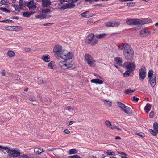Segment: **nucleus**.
Instances as JSON below:
<instances>
[{
	"label": "nucleus",
	"mask_w": 158,
	"mask_h": 158,
	"mask_svg": "<svg viewBox=\"0 0 158 158\" xmlns=\"http://www.w3.org/2000/svg\"><path fill=\"white\" fill-rule=\"evenodd\" d=\"M9 147L7 146H3L0 145V151H3L4 150H6L7 149H9Z\"/></svg>",
	"instance_id": "43"
},
{
	"label": "nucleus",
	"mask_w": 158,
	"mask_h": 158,
	"mask_svg": "<svg viewBox=\"0 0 158 158\" xmlns=\"http://www.w3.org/2000/svg\"><path fill=\"white\" fill-rule=\"evenodd\" d=\"M20 158H28V156L27 154L20 155Z\"/></svg>",
	"instance_id": "48"
},
{
	"label": "nucleus",
	"mask_w": 158,
	"mask_h": 158,
	"mask_svg": "<svg viewBox=\"0 0 158 158\" xmlns=\"http://www.w3.org/2000/svg\"><path fill=\"white\" fill-rule=\"evenodd\" d=\"M40 12L43 18L49 17V15L51 13V11L48 9L44 10Z\"/></svg>",
	"instance_id": "14"
},
{
	"label": "nucleus",
	"mask_w": 158,
	"mask_h": 158,
	"mask_svg": "<svg viewBox=\"0 0 158 158\" xmlns=\"http://www.w3.org/2000/svg\"><path fill=\"white\" fill-rule=\"evenodd\" d=\"M137 135L139 136L142 137H144L145 136L144 134L142 132L137 133Z\"/></svg>",
	"instance_id": "54"
},
{
	"label": "nucleus",
	"mask_w": 158,
	"mask_h": 158,
	"mask_svg": "<svg viewBox=\"0 0 158 158\" xmlns=\"http://www.w3.org/2000/svg\"><path fill=\"white\" fill-rule=\"evenodd\" d=\"M98 41L97 39H94L92 42L91 43V44L92 45H94L96 44H97Z\"/></svg>",
	"instance_id": "52"
},
{
	"label": "nucleus",
	"mask_w": 158,
	"mask_h": 158,
	"mask_svg": "<svg viewBox=\"0 0 158 158\" xmlns=\"http://www.w3.org/2000/svg\"><path fill=\"white\" fill-rule=\"evenodd\" d=\"M132 98L133 100L134 101L137 102L139 100V98H138L136 97L135 96H133Z\"/></svg>",
	"instance_id": "57"
},
{
	"label": "nucleus",
	"mask_w": 158,
	"mask_h": 158,
	"mask_svg": "<svg viewBox=\"0 0 158 158\" xmlns=\"http://www.w3.org/2000/svg\"><path fill=\"white\" fill-rule=\"evenodd\" d=\"M73 123V121H69V123H67V125L68 126H69L70 125H72Z\"/></svg>",
	"instance_id": "60"
},
{
	"label": "nucleus",
	"mask_w": 158,
	"mask_h": 158,
	"mask_svg": "<svg viewBox=\"0 0 158 158\" xmlns=\"http://www.w3.org/2000/svg\"><path fill=\"white\" fill-rule=\"evenodd\" d=\"M132 71L127 69V70L123 73V77H127L130 76V73Z\"/></svg>",
	"instance_id": "31"
},
{
	"label": "nucleus",
	"mask_w": 158,
	"mask_h": 158,
	"mask_svg": "<svg viewBox=\"0 0 158 158\" xmlns=\"http://www.w3.org/2000/svg\"><path fill=\"white\" fill-rule=\"evenodd\" d=\"M151 109V105L149 104H147L145 107L144 110L146 112L148 113L150 110Z\"/></svg>",
	"instance_id": "29"
},
{
	"label": "nucleus",
	"mask_w": 158,
	"mask_h": 158,
	"mask_svg": "<svg viewBox=\"0 0 158 158\" xmlns=\"http://www.w3.org/2000/svg\"><path fill=\"white\" fill-rule=\"evenodd\" d=\"M64 132L66 134H68L70 132V131L68 129L64 130Z\"/></svg>",
	"instance_id": "61"
},
{
	"label": "nucleus",
	"mask_w": 158,
	"mask_h": 158,
	"mask_svg": "<svg viewBox=\"0 0 158 158\" xmlns=\"http://www.w3.org/2000/svg\"><path fill=\"white\" fill-rule=\"evenodd\" d=\"M104 153L106 154L108 156H115V153L114 152L111 151L110 150H108L107 151L105 152Z\"/></svg>",
	"instance_id": "24"
},
{
	"label": "nucleus",
	"mask_w": 158,
	"mask_h": 158,
	"mask_svg": "<svg viewBox=\"0 0 158 158\" xmlns=\"http://www.w3.org/2000/svg\"><path fill=\"white\" fill-rule=\"evenodd\" d=\"M134 91L135 90H132L131 89H127L124 91V93L125 94H132Z\"/></svg>",
	"instance_id": "34"
},
{
	"label": "nucleus",
	"mask_w": 158,
	"mask_h": 158,
	"mask_svg": "<svg viewBox=\"0 0 158 158\" xmlns=\"http://www.w3.org/2000/svg\"><path fill=\"white\" fill-rule=\"evenodd\" d=\"M123 55L128 60L132 59L134 54V51L131 47L124 51Z\"/></svg>",
	"instance_id": "6"
},
{
	"label": "nucleus",
	"mask_w": 158,
	"mask_h": 158,
	"mask_svg": "<svg viewBox=\"0 0 158 158\" xmlns=\"http://www.w3.org/2000/svg\"><path fill=\"white\" fill-rule=\"evenodd\" d=\"M73 2L64 5L60 8V10H64L68 8H72L75 6L74 2H77V1H73Z\"/></svg>",
	"instance_id": "11"
},
{
	"label": "nucleus",
	"mask_w": 158,
	"mask_h": 158,
	"mask_svg": "<svg viewBox=\"0 0 158 158\" xmlns=\"http://www.w3.org/2000/svg\"><path fill=\"white\" fill-rule=\"evenodd\" d=\"M29 100L30 101H34L36 102L35 100L32 97H30L29 98Z\"/></svg>",
	"instance_id": "63"
},
{
	"label": "nucleus",
	"mask_w": 158,
	"mask_h": 158,
	"mask_svg": "<svg viewBox=\"0 0 158 158\" xmlns=\"http://www.w3.org/2000/svg\"><path fill=\"white\" fill-rule=\"evenodd\" d=\"M8 2V1H1V4L4 5H7Z\"/></svg>",
	"instance_id": "50"
},
{
	"label": "nucleus",
	"mask_w": 158,
	"mask_h": 158,
	"mask_svg": "<svg viewBox=\"0 0 158 158\" xmlns=\"http://www.w3.org/2000/svg\"><path fill=\"white\" fill-rule=\"evenodd\" d=\"M85 60L90 67H94L96 65V60L89 54H85Z\"/></svg>",
	"instance_id": "5"
},
{
	"label": "nucleus",
	"mask_w": 158,
	"mask_h": 158,
	"mask_svg": "<svg viewBox=\"0 0 158 158\" xmlns=\"http://www.w3.org/2000/svg\"><path fill=\"white\" fill-rule=\"evenodd\" d=\"M122 111L128 114H131L132 113V110L129 107L125 106Z\"/></svg>",
	"instance_id": "18"
},
{
	"label": "nucleus",
	"mask_w": 158,
	"mask_h": 158,
	"mask_svg": "<svg viewBox=\"0 0 158 158\" xmlns=\"http://www.w3.org/2000/svg\"><path fill=\"white\" fill-rule=\"evenodd\" d=\"M105 25L106 27H113L112 22L109 21L105 23Z\"/></svg>",
	"instance_id": "40"
},
{
	"label": "nucleus",
	"mask_w": 158,
	"mask_h": 158,
	"mask_svg": "<svg viewBox=\"0 0 158 158\" xmlns=\"http://www.w3.org/2000/svg\"><path fill=\"white\" fill-rule=\"evenodd\" d=\"M94 75L95 76L96 78H100L102 79V77L99 75L96 74H94Z\"/></svg>",
	"instance_id": "59"
},
{
	"label": "nucleus",
	"mask_w": 158,
	"mask_h": 158,
	"mask_svg": "<svg viewBox=\"0 0 158 158\" xmlns=\"http://www.w3.org/2000/svg\"><path fill=\"white\" fill-rule=\"evenodd\" d=\"M62 48V47L59 45H55L54 48L53 52L54 55L57 59H60L61 54L64 50Z\"/></svg>",
	"instance_id": "4"
},
{
	"label": "nucleus",
	"mask_w": 158,
	"mask_h": 158,
	"mask_svg": "<svg viewBox=\"0 0 158 158\" xmlns=\"http://www.w3.org/2000/svg\"><path fill=\"white\" fill-rule=\"evenodd\" d=\"M103 102L105 105L110 107L112 105V102L107 100H103Z\"/></svg>",
	"instance_id": "27"
},
{
	"label": "nucleus",
	"mask_w": 158,
	"mask_h": 158,
	"mask_svg": "<svg viewBox=\"0 0 158 158\" xmlns=\"http://www.w3.org/2000/svg\"><path fill=\"white\" fill-rule=\"evenodd\" d=\"M42 5L44 7H47L49 6L51 4L50 1H42Z\"/></svg>",
	"instance_id": "20"
},
{
	"label": "nucleus",
	"mask_w": 158,
	"mask_h": 158,
	"mask_svg": "<svg viewBox=\"0 0 158 158\" xmlns=\"http://www.w3.org/2000/svg\"><path fill=\"white\" fill-rule=\"evenodd\" d=\"M35 17L38 18H43L40 12L39 13V15H36Z\"/></svg>",
	"instance_id": "51"
},
{
	"label": "nucleus",
	"mask_w": 158,
	"mask_h": 158,
	"mask_svg": "<svg viewBox=\"0 0 158 158\" xmlns=\"http://www.w3.org/2000/svg\"><path fill=\"white\" fill-rule=\"evenodd\" d=\"M52 24V23H45L43 24V25L44 26H46L47 25H51Z\"/></svg>",
	"instance_id": "62"
},
{
	"label": "nucleus",
	"mask_w": 158,
	"mask_h": 158,
	"mask_svg": "<svg viewBox=\"0 0 158 158\" xmlns=\"http://www.w3.org/2000/svg\"><path fill=\"white\" fill-rule=\"evenodd\" d=\"M66 110L69 111L71 115L74 114L75 113V110L72 107L70 106L67 107L66 108Z\"/></svg>",
	"instance_id": "28"
},
{
	"label": "nucleus",
	"mask_w": 158,
	"mask_h": 158,
	"mask_svg": "<svg viewBox=\"0 0 158 158\" xmlns=\"http://www.w3.org/2000/svg\"><path fill=\"white\" fill-rule=\"evenodd\" d=\"M19 6L20 7H22V8L23 9V8L24 7L23 1H19Z\"/></svg>",
	"instance_id": "46"
},
{
	"label": "nucleus",
	"mask_w": 158,
	"mask_h": 158,
	"mask_svg": "<svg viewBox=\"0 0 158 158\" xmlns=\"http://www.w3.org/2000/svg\"><path fill=\"white\" fill-rule=\"evenodd\" d=\"M23 28L19 26H16L14 28V30L15 31H19L22 30Z\"/></svg>",
	"instance_id": "39"
},
{
	"label": "nucleus",
	"mask_w": 158,
	"mask_h": 158,
	"mask_svg": "<svg viewBox=\"0 0 158 158\" xmlns=\"http://www.w3.org/2000/svg\"><path fill=\"white\" fill-rule=\"evenodd\" d=\"M89 11H87L79 15V16H81L82 17L89 18V15L87 14L89 13Z\"/></svg>",
	"instance_id": "33"
},
{
	"label": "nucleus",
	"mask_w": 158,
	"mask_h": 158,
	"mask_svg": "<svg viewBox=\"0 0 158 158\" xmlns=\"http://www.w3.org/2000/svg\"><path fill=\"white\" fill-rule=\"evenodd\" d=\"M24 50L25 51L27 52H31V51H32V50L31 49L29 48H24Z\"/></svg>",
	"instance_id": "53"
},
{
	"label": "nucleus",
	"mask_w": 158,
	"mask_h": 158,
	"mask_svg": "<svg viewBox=\"0 0 158 158\" xmlns=\"http://www.w3.org/2000/svg\"><path fill=\"white\" fill-rule=\"evenodd\" d=\"M139 21L140 23H139V24L143 25V24L150 23L152 22V20L149 18H146L143 20L139 19Z\"/></svg>",
	"instance_id": "16"
},
{
	"label": "nucleus",
	"mask_w": 158,
	"mask_h": 158,
	"mask_svg": "<svg viewBox=\"0 0 158 158\" xmlns=\"http://www.w3.org/2000/svg\"><path fill=\"white\" fill-rule=\"evenodd\" d=\"M136 5L135 2H129L127 4V6L129 7H131L134 6Z\"/></svg>",
	"instance_id": "41"
},
{
	"label": "nucleus",
	"mask_w": 158,
	"mask_h": 158,
	"mask_svg": "<svg viewBox=\"0 0 158 158\" xmlns=\"http://www.w3.org/2000/svg\"><path fill=\"white\" fill-rule=\"evenodd\" d=\"M48 66L49 68L53 69H56V68L55 63L53 61H51L48 64Z\"/></svg>",
	"instance_id": "23"
},
{
	"label": "nucleus",
	"mask_w": 158,
	"mask_h": 158,
	"mask_svg": "<svg viewBox=\"0 0 158 158\" xmlns=\"http://www.w3.org/2000/svg\"><path fill=\"white\" fill-rule=\"evenodd\" d=\"M94 37V35L93 34H90L86 39V42L87 43H89L93 40Z\"/></svg>",
	"instance_id": "22"
},
{
	"label": "nucleus",
	"mask_w": 158,
	"mask_h": 158,
	"mask_svg": "<svg viewBox=\"0 0 158 158\" xmlns=\"http://www.w3.org/2000/svg\"><path fill=\"white\" fill-rule=\"evenodd\" d=\"M131 47L129 44L125 43H123L118 45V48L119 50H123V52L124 51L127 50Z\"/></svg>",
	"instance_id": "12"
},
{
	"label": "nucleus",
	"mask_w": 158,
	"mask_h": 158,
	"mask_svg": "<svg viewBox=\"0 0 158 158\" xmlns=\"http://www.w3.org/2000/svg\"><path fill=\"white\" fill-rule=\"evenodd\" d=\"M149 131L150 133L153 136H156V132H155L153 130L150 129L149 130Z\"/></svg>",
	"instance_id": "44"
},
{
	"label": "nucleus",
	"mask_w": 158,
	"mask_h": 158,
	"mask_svg": "<svg viewBox=\"0 0 158 158\" xmlns=\"http://www.w3.org/2000/svg\"><path fill=\"white\" fill-rule=\"evenodd\" d=\"M12 18L14 19H18L19 17L17 16H14L12 17Z\"/></svg>",
	"instance_id": "64"
},
{
	"label": "nucleus",
	"mask_w": 158,
	"mask_h": 158,
	"mask_svg": "<svg viewBox=\"0 0 158 158\" xmlns=\"http://www.w3.org/2000/svg\"><path fill=\"white\" fill-rule=\"evenodd\" d=\"M91 82L92 83H95L96 84H102L103 82L102 80H100L99 78L92 79L91 80Z\"/></svg>",
	"instance_id": "19"
},
{
	"label": "nucleus",
	"mask_w": 158,
	"mask_h": 158,
	"mask_svg": "<svg viewBox=\"0 0 158 158\" xmlns=\"http://www.w3.org/2000/svg\"><path fill=\"white\" fill-rule=\"evenodd\" d=\"M117 152L118 153L121 154L122 155H124L126 156H127V155L124 152H123L121 151H117Z\"/></svg>",
	"instance_id": "49"
},
{
	"label": "nucleus",
	"mask_w": 158,
	"mask_h": 158,
	"mask_svg": "<svg viewBox=\"0 0 158 158\" xmlns=\"http://www.w3.org/2000/svg\"><path fill=\"white\" fill-rule=\"evenodd\" d=\"M27 6L31 10H34L37 8L36 4L34 1H30L27 4Z\"/></svg>",
	"instance_id": "13"
},
{
	"label": "nucleus",
	"mask_w": 158,
	"mask_h": 158,
	"mask_svg": "<svg viewBox=\"0 0 158 158\" xmlns=\"http://www.w3.org/2000/svg\"><path fill=\"white\" fill-rule=\"evenodd\" d=\"M23 16L24 17H29L31 16L30 12H24L23 14Z\"/></svg>",
	"instance_id": "42"
},
{
	"label": "nucleus",
	"mask_w": 158,
	"mask_h": 158,
	"mask_svg": "<svg viewBox=\"0 0 158 158\" xmlns=\"http://www.w3.org/2000/svg\"><path fill=\"white\" fill-rule=\"evenodd\" d=\"M77 150L75 149H72L70 150L68 152L69 155L74 154H77Z\"/></svg>",
	"instance_id": "26"
},
{
	"label": "nucleus",
	"mask_w": 158,
	"mask_h": 158,
	"mask_svg": "<svg viewBox=\"0 0 158 158\" xmlns=\"http://www.w3.org/2000/svg\"><path fill=\"white\" fill-rule=\"evenodd\" d=\"M7 55L9 57H12L15 56V53L13 51L10 50L8 51Z\"/></svg>",
	"instance_id": "32"
},
{
	"label": "nucleus",
	"mask_w": 158,
	"mask_h": 158,
	"mask_svg": "<svg viewBox=\"0 0 158 158\" xmlns=\"http://www.w3.org/2000/svg\"><path fill=\"white\" fill-rule=\"evenodd\" d=\"M126 23L129 25H139V19H128L126 20Z\"/></svg>",
	"instance_id": "9"
},
{
	"label": "nucleus",
	"mask_w": 158,
	"mask_h": 158,
	"mask_svg": "<svg viewBox=\"0 0 158 158\" xmlns=\"http://www.w3.org/2000/svg\"><path fill=\"white\" fill-rule=\"evenodd\" d=\"M74 57V53L72 52H69L64 50L60 57L64 60H61L58 64V66L62 69H66L71 68L73 66L72 61H68L72 59Z\"/></svg>",
	"instance_id": "1"
},
{
	"label": "nucleus",
	"mask_w": 158,
	"mask_h": 158,
	"mask_svg": "<svg viewBox=\"0 0 158 158\" xmlns=\"http://www.w3.org/2000/svg\"><path fill=\"white\" fill-rule=\"evenodd\" d=\"M154 114L153 112H151L149 114V116L150 118H152L154 117Z\"/></svg>",
	"instance_id": "55"
},
{
	"label": "nucleus",
	"mask_w": 158,
	"mask_h": 158,
	"mask_svg": "<svg viewBox=\"0 0 158 158\" xmlns=\"http://www.w3.org/2000/svg\"><path fill=\"white\" fill-rule=\"evenodd\" d=\"M114 60L116 64H121L122 62V59L119 57H116L114 58Z\"/></svg>",
	"instance_id": "25"
},
{
	"label": "nucleus",
	"mask_w": 158,
	"mask_h": 158,
	"mask_svg": "<svg viewBox=\"0 0 158 158\" xmlns=\"http://www.w3.org/2000/svg\"><path fill=\"white\" fill-rule=\"evenodd\" d=\"M150 33V31L147 29L142 30L140 32V36L142 37H145L148 36Z\"/></svg>",
	"instance_id": "15"
},
{
	"label": "nucleus",
	"mask_w": 158,
	"mask_h": 158,
	"mask_svg": "<svg viewBox=\"0 0 158 158\" xmlns=\"http://www.w3.org/2000/svg\"><path fill=\"white\" fill-rule=\"evenodd\" d=\"M69 158H81L79 156L75 155L73 156H69Z\"/></svg>",
	"instance_id": "47"
},
{
	"label": "nucleus",
	"mask_w": 158,
	"mask_h": 158,
	"mask_svg": "<svg viewBox=\"0 0 158 158\" xmlns=\"http://www.w3.org/2000/svg\"><path fill=\"white\" fill-rule=\"evenodd\" d=\"M41 59L44 61L48 62L50 60V56L47 54L43 55L42 56Z\"/></svg>",
	"instance_id": "17"
},
{
	"label": "nucleus",
	"mask_w": 158,
	"mask_h": 158,
	"mask_svg": "<svg viewBox=\"0 0 158 158\" xmlns=\"http://www.w3.org/2000/svg\"><path fill=\"white\" fill-rule=\"evenodd\" d=\"M13 6L15 9L16 11L20 12L21 10L22 9V7H20V6H18L16 5H12Z\"/></svg>",
	"instance_id": "36"
},
{
	"label": "nucleus",
	"mask_w": 158,
	"mask_h": 158,
	"mask_svg": "<svg viewBox=\"0 0 158 158\" xmlns=\"http://www.w3.org/2000/svg\"><path fill=\"white\" fill-rule=\"evenodd\" d=\"M44 152L43 149L41 148H36L34 149V153L36 154H39Z\"/></svg>",
	"instance_id": "21"
},
{
	"label": "nucleus",
	"mask_w": 158,
	"mask_h": 158,
	"mask_svg": "<svg viewBox=\"0 0 158 158\" xmlns=\"http://www.w3.org/2000/svg\"><path fill=\"white\" fill-rule=\"evenodd\" d=\"M7 152L8 156L11 158L18 157L20 154V150L17 148H9Z\"/></svg>",
	"instance_id": "3"
},
{
	"label": "nucleus",
	"mask_w": 158,
	"mask_h": 158,
	"mask_svg": "<svg viewBox=\"0 0 158 158\" xmlns=\"http://www.w3.org/2000/svg\"><path fill=\"white\" fill-rule=\"evenodd\" d=\"M153 71L150 70L148 73V81H149L151 86L154 87L156 83V78L155 75L153 74Z\"/></svg>",
	"instance_id": "2"
},
{
	"label": "nucleus",
	"mask_w": 158,
	"mask_h": 158,
	"mask_svg": "<svg viewBox=\"0 0 158 158\" xmlns=\"http://www.w3.org/2000/svg\"><path fill=\"white\" fill-rule=\"evenodd\" d=\"M105 123L106 126L111 130H114L115 129H116L118 131H121L122 130L121 129L118 128L115 125H112L111 122L108 120H106V121Z\"/></svg>",
	"instance_id": "10"
},
{
	"label": "nucleus",
	"mask_w": 158,
	"mask_h": 158,
	"mask_svg": "<svg viewBox=\"0 0 158 158\" xmlns=\"http://www.w3.org/2000/svg\"><path fill=\"white\" fill-rule=\"evenodd\" d=\"M1 74L3 76H5L6 75V72L5 70L4 69H2V70Z\"/></svg>",
	"instance_id": "56"
},
{
	"label": "nucleus",
	"mask_w": 158,
	"mask_h": 158,
	"mask_svg": "<svg viewBox=\"0 0 158 158\" xmlns=\"http://www.w3.org/2000/svg\"><path fill=\"white\" fill-rule=\"evenodd\" d=\"M2 22H8V23H10L11 22H12L13 21L11 20H4L2 21Z\"/></svg>",
	"instance_id": "58"
},
{
	"label": "nucleus",
	"mask_w": 158,
	"mask_h": 158,
	"mask_svg": "<svg viewBox=\"0 0 158 158\" xmlns=\"http://www.w3.org/2000/svg\"><path fill=\"white\" fill-rule=\"evenodd\" d=\"M153 128L156 132L158 133V124L156 122H155L153 124Z\"/></svg>",
	"instance_id": "37"
},
{
	"label": "nucleus",
	"mask_w": 158,
	"mask_h": 158,
	"mask_svg": "<svg viewBox=\"0 0 158 158\" xmlns=\"http://www.w3.org/2000/svg\"><path fill=\"white\" fill-rule=\"evenodd\" d=\"M0 10L5 12L10 13V12L9 10L4 8L1 7L0 8Z\"/></svg>",
	"instance_id": "45"
},
{
	"label": "nucleus",
	"mask_w": 158,
	"mask_h": 158,
	"mask_svg": "<svg viewBox=\"0 0 158 158\" xmlns=\"http://www.w3.org/2000/svg\"><path fill=\"white\" fill-rule=\"evenodd\" d=\"M139 80L143 81L146 77V71L145 66H143L139 70Z\"/></svg>",
	"instance_id": "8"
},
{
	"label": "nucleus",
	"mask_w": 158,
	"mask_h": 158,
	"mask_svg": "<svg viewBox=\"0 0 158 158\" xmlns=\"http://www.w3.org/2000/svg\"><path fill=\"white\" fill-rule=\"evenodd\" d=\"M106 34L105 33L98 34L96 35V36L98 39H102L105 37Z\"/></svg>",
	"instance_id": "35"
},
{
	"label": "nucleus",
	"mask_w": 158,
	"mask_h": 158,
	"mask_svg": "<svg viewBox=\"0 0 158 158\" xmlns=\"http://www.w3.org/2000/svg\"><path fill=\"white\" fill-rule=\"evenodd\" d=\"M117 104L118 106L122 110L126 106L124 104L119 102H117Z\"/></svg>",
	"instance_id": "30"
},
{
	"label": "nucleus",
	"mask_w": 158,
	"mask_h": 158,
	"mask_svg": "<svg viewBox=\"0 0 158 158\" xmlns=\"http://www.w3.org/2000/svg\"><path fill=\"white\" fill-rule=\"evenodd\" d=\"M126 69L133 71L135 69V63L133 61L126 62L122 65Z\"/></svg>",
	"instance_id": "7"
},
{
	"label": "nucleus",
	"mask_w": 158,
	"mask_h": 158,
	"mask_svg": "<svg viewBox=\"0 0 158 158\" xmlns=\"http://www.w3.org/2000/svg\"><path fill=\"white\" fill-rule=\"evenodd\" d=\"M119 21L112 22L113 27H117L120 24Z\"/></svg>",
	"instance_id": "38"
}]
</instances>
